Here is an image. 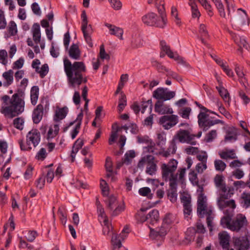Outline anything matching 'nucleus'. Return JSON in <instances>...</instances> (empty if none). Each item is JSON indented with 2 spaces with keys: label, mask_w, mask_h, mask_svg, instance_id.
<instances>
[{
  "label": "nucleus",
  "mask_w": 250,
  "mask_h": 250,
  "mask_svg": "<svg viewBox=\"0 0 250 250\" xmlns=\"http://www.w3.org/2000/svg\"><path fill=\"white\" fill-rule=\"evenodd\" d=\"M63 65L70 87H79L82 83L87 82V78L84 74L86 72V67L83 62H75L72 63L66 58L63 59Z\"/></svg>",
  "instance_id": "obj_1"
},
{
  "label": "nucleus",
  "mask_w": 250,
  "mask_h": 250,
  "mask_svg": "<svg viewBox=\"0 0 250 250\" xmlns=\"http://www.w3.org/2000/svg\"><path fill=\"white\" fill-rule=\"evenodd\" d=\"M0 101V112L6 118L12 119L24 111L25 103L19 93H14L11 97L7 95H3Z\"/></svg>",
  "instance_id": "obj_2"
},
{
  "label": "nucleus",
  "mask_w": 250,
  "mask_h": 250,
  "mask_svg": "<svg viewBox=\"0 0 250 250\" xmlns=\"http://www.w3.org/2000/svg\"><path fill=\"white\" fill-rule=\"evenodd\" d=\"M224 213L225 215L220 221L221 225L224 228H227L233 231L238 232L248 225L246 217L242 214H237L231 220L234 214V209H225L224 210Z\"/></svg>",
  "instance_id": "obj_3"
},
{
  "label": "nucleus",
  "mask_w": 250,
  "mask_h": 250,
  "mask_svg": "<svg viewBox=\"0 0 250 250\" xmlns=\"http://www.w3.org/2000/svg\"><path fill=\"white\" fill-rule=\"evenodd\" d=\"M213 208L207 204V198L206 196L201 195L198 197L197 200V214L201 218L207 217V223L210 231L212 230V220L213 214L212 212Z\"/></svg>",
  "instance_id": "obj_4"
},
{
  "label": "nucleus",
  "mask_w": 250,
  "mask_h": 250,
  "mask_svg": "<svg viewBox=\"0 0 250 250\" xmlns=\"http://www.w3.org/2000/svg\"><path fill=\"white\" fill-rule=\"evenodd\" d=\"M219 197L217 200V205L219 208L223 211L227 209H234L236 205L234 200H226L229 198L233 194V189L231 188L223 187L221 189Z\"/></svg>",
  "instance_id": "obj_5"
},
{
  "label": "nucleus",
  "mask_w": 250,
  "mask_h": 250,
  "mask_svg": "<svg viewBox=\"0 0 250 250\" xmlns=\"http://www.w3.org/2000/svg\"><path fill=\"white\" fill-rule=\"evenodd\" d=\"M177 160L171 159L167 164L164 163L161 166L162 178L165 181L170 183H177L178 174L175 172L177 168Z\"/></svg>",
  "instance_id": "obj_6"
},
{
  "label": "nucleus",
  "mask_w": 250,
  "mask_h": 250,
  "mask_svg": "<svg viewBox=\"0 0 250 250\" xmlns=\"http://www.w3.org/2000/svg\"><path fill=\"white\" fill-rule=\"evenodd\" d=\"M159 14L160 17L153 12L148 13L142 17V21L146 25L164 28L167 22L165 12Z\"/></svg>",
  "instance_id": "obj_7"
},
{
  "label": "nucleus",
  "mask_w": 250,
  "mask_h": 250,
  "mask_svg": "<svg viewBox=\"0 0 250 250\" xmlns=\"http://www.w3.org/2000/svg\"><path fill=\"white\" fill-rule=\"evenodd\" d=\"M41 140L40 132L36 129L30 130L26 135V144L23 143V139L19 140L21 149L22 150L28 151L33 147H36Z\"/></svg>",
  "instance_id": "obj_8"
},
{
  "label": "nucleus",
  "mask_w": 250,
  "mask_h": 250,
  "mask_svg": "<svg viewBox=\"0 0 250 250\" xmlns=\"http://www.w3.org/2000/svg\"><path fill=\"white\" fill-rule=\"evenodd\" d=\"M229 7H230V12H231V11L234 12V9L232 5H229ZM230 14L231 13H230L229 18H227L226 19H230V21L232 22V26L233 28L239 30V28L236 27L237 25L242 26L248 24V16L244 10H242L241 9H238L232 19L231 18Z\"/></svg>",
  "instance_id": "obj_9"
},
{
  "label": "nucleus",
  "mask_w": 250,
  "mask_h": 250,
  "mask_svg": "<svg viewBox=\"0 0 250 250\" xmlns=\"http://www.w3.org/2000/svg\"><path fill=\"white\" fill-rule=\"evenodd\" d=\"M198 123L199 126L204 131H206L211 126L218 124H224V122L220 120H212L208 114L200 112L198 115Z\"/></svg>",
  "instance_id": "obj_10"
},
{
  "label": "nucleus",
  "mask_w": 250,
  "mask_h": 250,
  "mask_svg": "<svg viewBox=\"0 0 250 250\" xmlns=\"http://www.w3.org/2000/svg\"><path fill=\"white\" fill-rule=\"evenodd\" d=\"M82 26L81 29L83 34V37L89 46L92 47L93 43L91 35L93 33V28L91 24H88V20L85 11H83L81 14Z\"/></svg>",
  "instance_id": "obj_11"
},
{
  "label": "nucleus",
  "mask_w": 250,
  "mask_h": 250,
  "mask_svg": "<svg viewBox=\"0 0 250 250\" xmlns=\"http://www.w3.org/2000/svg\"><path fill=\"white\" fill-rule=\"evenodd\" d=\"M175 96V92L168 90L167 88L159 87L153 92V97L163 102L170 100Z\"/></svg>",
  "instance_id": "obj_12"
},
{
  "label": "nucleus",
  "mask_w": 250,
  "mask_h": 250,
  "mask_svg": "<svg viewBox=\"0 0 250 250\" xmlns=\"http://www.w3.org/2000/svg\"><path fill=\"white\" fill-rule=\"evenodd\" d=\"M179 122V117L176 115L169 114L160 118L159 124L165 129H169L174 127Z\"/></svg>",
  "instance_id": "obj_13"
},
{
  "label": "nucleus",
  "mask_w": 250,
  "mask_h": 250,
  "mask_svg": "<svg viewBox=\"0 0 250 250\" xmlns=\"http://www.w3.org/2000/svg\"><path fill=\"white\" fill-rule=\"evenodd\" d=\"M195 135L191 134L188 130L180 129L174 136V139L178 140L182 143H188L195 145L196 141H193Z\"/></svg>",
  "instance_id": "obj_14"
},
{
  "label": "nucleus",
  "mask_w": 250,
  "mask_h": 250,
  "mask_svg": "<svg viewBox=\"0 0 250 250\" xmlns=\"http://www.w3.org/2000/svg\"><path fill=\"white\" fill-rule=\"evenodd\" d=\"M232 243L236 250H249L250 244L247 236L233 237Z\"/></svg>",
  "instance_id": "obj_15"
},
{
  "label": "nucleus",
  "mask_w": 250,
  "mask_h": 250,
  "mask_svg": "<svg viewBox=\"0 0 250 250\" xmlns=\"http://www.w3.org/2000/svg\"><path fill=\"white\" fill-rule=\"evenodd\" d=\"M154 111L159 114H172L173 110L169 105L165 104L162 101L158 100L154 105Z\"/></svg>",
  "instance_id": "obj_16"
},
{
  "label": "nucleus",
  "mask_w": 250,
  "mask_h": 250,
  "mask_svg": "<svg viewBox=\"0 0 250 250\" xmlns=\"http://www.w3.org/2000/svg\"><path fill=\"white\" fill-rule=\"evenodd\" d=\"M108 208L113 210L112 215L116 216L125 209V205L123 203L118 205L116 198L115 196H110L108 199Z\"/></svg>",
  "instance_id": "obj_17"
},
{
  "label": "nucleus",
  "mask_w": 250,
  "mask_h": 250,
  "mask_svg": "<svg viewBox=\"0 0 250 250\" xmlns=\"http://www.w3.org/2000/svg\"><path fill=\"white\" fill-rule=\"evenodd\" d=\"M181 200L183 205L184 215L187 217L192 212L191 197L188 195H184L181 197Z\"/></svg>",
  "instance_id": "obj_18"
},
{
  "label": "nucleus",
  "mask_w": 250,
  "mask_h": 250,
  "mask_svg": "<svg viewBox=\"0 0 250 250\" xmlns=\"http://www.w3.org/2000/svg\"><path fill=\"white\" fill-rule=\"evenodd\" d=\"M160 45L161 47V50L165 52L166 54L171 59H173L176 61H178V62H181L183 61L182 58L179 56L176 53H173L170 48L169 46L167 44L166 42L165 41H161L160 42Z\"/></svg>",
  "instance_id": "obj_19"
},
{
  "label": "nucleus",
  "mask_w": 250,
  "mask_h": 250,
  "mask_svg": "<svg viewBox=\"0 0 250 250\" xmlns=\"http://www.w3.org/2000/svg\"><path fill=\"white\" fill-rule=\"evenodd\" d=\"M68 112V108L65 106L63 107L56 106L55 111V114L53 117V120L56 122H58L61 120L64 119Z\"/></svg>",
  "instance_id": "obj_20"
},
{
  "label": "nucleus",
  "mask_w": 250,
  "mask_h": 250,
  "mask_svg": "<svg viewBox=\"0 0 250 250\" xmlns=\"http://www.w3.org/2000/svg\"><path fill=\"white\" fill-rule=\"evenodd\" d=\"M220 158L223 160L236 159H237V156L236 151L233 149H229L225 148L222 151L218 152Z\"/></svg>",
  "instance_id": "obj_21"
},
{
  "label": "nucleus",
  "mask_w": 250,
  "mask_h": 250,
  "mask_svg": "<svg viewBox=\"0 0 250 250\" xmlns=\"http://www.w3.org/2000/svg\"><path fill=\"white\" fill-rule=\"evenodd\" d=\"M83 118V111L81 112L78 115L76 119L73 122H71L69 125H72L74 123H76L75 128L73 129L71 132V138L72 139L75 138L77 134H78L81 125L82 121Z\"/></svg>",
  "instance_id": "obj_22"
},
{
  "label": "nucleus",
  "mask_w": 250,
  "mask_h": 250,
  "mask_svg": "<svg viewBox=\"0 0 250 250\" xmlns=\"http://www.w3.org/2000/svg\"><path fill=\"white\" fill-rule=\"evenodd\" d=\"M219 243L223 250H228L229 246L230 236L226 231L220 232L218 234Z\"/></svg>",
  "instance_id": "obj_23"
},
{
  "label": "nucleus",
  "mask_w": 250,
  "mask_h": 250,
  "mask_svg": "<svg viewBox=\"0 0 250 250\" xmlns=\"http://www.w3.org/2000/svg\"><path fill=\"white\" fill-rule=\"evenodd\" d=\"M43 113V106L40 104H38L34 110L32 119L35 124H38L42 119Z\"/></svg>",
  "instance_id": "obj_24"
},
{
  "label": "nucleus",
  "mask_w": 250,
  "mask_h": 250,
  "mask_svg": "<svg viewBox=\"0 0 250 250\" xmlns=\"http://www.w3.org/2000/svg\"><path fill=\"white\" fill-rule=\"evenodd\" d=\"M212 1L215 4L216 8H217L218 12L220 14V16L225 19H227V18H229V15H230V7H229V4H228V5H227L228 14L226 15L225 12L224 6H223L221 0H212Z\"/></svg>",
  "instance_id": "obj_25"
},
{
  "label": "nucleus",
  "mask_w": 250,
  "mask_h": 250,
  "mask_svg": "<svg viewBox=\"0 0 250 250\" xmlns=\"http://www.w3.org/2000/svg\"><path fill=\"white\" fill-rule=\"evenodd\" d=\"M7 144L5 141H0V150L1 151V157L3 159H6L4 165L9 163L11 159V154L7 153Z\"/></svg>",
  "instance_id": "obj_26"
},
{
  "label": "nucleus",
  "mask_w": 250,
  "mask_h": 250,
  "mask_svg": "<svg viewBox=\"0 0 250 250\" xmlns=\"http://www.w3.org/2000/svg\"><path fill=\"white\" fill-rule=\"evenodd\" d=\"M177 183H169L170 189L167 191V195L168 198L172 203H175L177 201Z\"/></svg>",
  "instance_id": "obj_27"
},
{
  "label": "nucleus",
  "mask_w": 250,
  "mask_h": 250,
  "mask_svg": "<svg viewBox=\"0 0 250 250\" xmlns=\"http://www.w3.org/2000/svg\"><path fill=\"white\" fill-rule=\"evenodd\" d=\"M105 26L109 29V32L111 35H115L121 40L123 39L124 31L122 28L108 23H105Z\"/></svg>",
  "instance_id": "obj_28"
},
{
  "label": "nucleus",
  "mask_w": 250,
  "mask_h": 250,
  "mask_svg": "<svg viewBox=\"0 0 250 250\" xmlns=\"http://www.w3.org/2000/svg\"><path fill=\"white\" fill-rule=\"evenodd\" d=\"M155 144L152 142H150L149 145L146 147V151L149 153H152L154 154H159L162 156L167 158L170 155V153L167 150H163L159 151L158 153L155 151Z\"/></svg>",
  "instance_id": "obj_29"
},
{
  "label": "nucleus",
  "mask_w": 250,
  "mask_h": 250,
  "mask_svg": "<svg viewBox=\"0 0 250 250\" xmlns=\"http://www.w3.org/2000/svg\"><path fill=\"white\" fill-rule=\"evenodd\" d=\"M13 74L14 72L11 69L7 71L4 72L2 74V76L4 79V82L3 83V86L4 87H8L13 83Z\"/></svg>",
  "instance_id": "obj_30"
},
{
  "label": "nucleus",
  "mask_w": 250,
  "mask_h": 250,
  "mask_svg": "<svg viewBox=\"0 0 250 250\" xmlns=\"http://www.w3.org/2000/svg\"><path fill=\"white\" fill-rule=\"evenodd\" d=\"M33 39L34 42L38 44L40 43L41 34L40 32V26L39 24L35 23L33 25L32 28Z\"/></svg>",
  "instance_id": "obj_31"
},
{
  "label": "nucleus",
  "mask_w": 250,
  "mask_h": 250,
  "mask_svg": "<svg viewBox=\"0 0 250 250\" xmlns=\"http://www.w3.org/2000/svg\"><path fill=\"white\" fill-rule=\"evenodd\" d=\"M69 57L74 60H79L81 57V51L79 46L76 44H73L69 50Z\"/></svg>",
  "instance_id": "obj_32"
},
{
  "label": "nucleus",
  "mask_w": 250,
  "mask_h": 250,
  "mask_svg": "<svg viewBox=\"0 0 250 250\" xmlns=\"http://www.w3.org/2000/svg\"><path fill=\"white\" fill-rule=\"evenodd\" d=\"M237 139L236 130L234 128H229L226 132L224 141L225 142H233Z\"/></svg>",
  "instance_id": "obj_33"
},
{
  "label": "nucleus",
  "mask_w": 250,
  "mask_h": 250,
  "mask_svg": "<svg viewBox=\"0 0 250 250\" xmlns=\"http://www.w3.org/2000/svg\"><path fill=\"white\" fill-rule=\"evenodd\" d=\"M229 33L231 35L232 38L233 39L235 43L238 46L240 44V42L241 41H242V43H243V47L245 48L246 49H248L249 45L247 42H246L245 39L243 37H241L236 35L235 33H233L232 31H229Z\"/></svg>",
  "instance_id": "obj_34"
},
{
  "label": "nucleus",
  "mask_w": 250,
  "mask_h": 250,
  "mask_svg": "<svg viewBox=\"0 0 250 250\" xmlns=\"http://www.w3.org/2000/svg\"><path fill=\"white\" fill-rule=\"evenodd\" d=\"M147 223L151 225L156 223L159 219V213L157 209H153L147 214Z\"/></svg>",
  "instance_id": "obj_35"
},
{
  "label": "nucleus",
  "mask_w": 250,
  "mask_h": 250,
  "mask_svg": "<svg viewBox=\"0 0 250 250\" xmlns=\"http://www.w3.org/2000/svg\"><path fill=\"white\" fill-rule=\"evenodd\" d=\"M147 3L149 4H154L159 13L165 12L164 0H147Z\"/></svg>",
  "instance_id": "obj_36"
},
{
  "label": "nucleus",
  "mask_w": 250,
  "mask_h": 250,
  "mask_svg": "<svg viewBox=\"0 0 250 250\" xmlns=\"http://www.w3.org/2000/svg\"><path fill=\"white\" fill-rule=\"evenodd\" d=\"M122 240H123L120 235H118L116 233H112L111 243L113 246V250H115L116 249H119L122 247Z\"/></svg>",
  "instance_id": "obj_37"
},
{
  "label": "nucleus",
  "mask_w": 250,
  "mask_h": 250,
  "mask_svg": "<svg viewBox=\"0 0 250 250\" xmlns=\"http://www.w3.org/2000/svg\"><path fill=\"white\" fill-rule=\"evenodd\" d=\"M220 96L223 98V100L228 103L230 102V97L228 90L225 88L221 84L218 86H216Z\"/></svg>",
  "instance_id": "obj_38"
},
{
  "label": "nucleus",
  "mask_w": 250,
  "mask_h": 250,
  "mask_svg": "<svg viewBox=\"0 0 250 250\" xmlns=\"http://www.w3.org/2000/svg\"><path fill=\"white\" fill-rule=\"evenodd\" d=\"M39 95V88L38 86H33L30 91L31 102L33 105H35L38 99Z\"/></svg>",
  "instance_id": "obj_39"
},
{
  "label": "nucleus",
  "mask_w": 250,
  "mask_h": 250,
  "mask_svg": "<svg viewBox=\"0 0 250 250\" xmlns=\"http://www.w3.org/2000/svg\"><path fill=\"white\" fill-rule=\"evenodd\" d=\"M188 4L191 7V16L193 18L199 19L201 16L200 11L198 10L197 5L192 0H189Z\"/></svg>",
  "instance_id": "obj_40"
},
{
  "label": "nucleus",
  "mask_w": 250,
  "mask_h": 250,
  "mask_svg": "<svg viewBox=\"0 0 250 250\" xmlns=\"http://www.w3.org/2000/svg\"><path fill=\"white\" fill-rule=\"evenodd\" d=\"M214 182L215 186L221 189L223 187H226L225 183H224V177L221 174H216L214 178Z\"/></svg>",
  "instance_id": "obj_41"
},
{
  "label": "nucleus",
  "mask_w": 250,
  "mask_h": 250,
  "mask_svg": "<svg viewBox=\"0 0 250 250\" xmlns=\"http://www.w3.org/2000/svg\"><path fill=\"white\" fill-rule=\"evenodd\" d=\"M241 204L243 207L248 208L250 206V193L244 192L241 196Z\"/></svg>",
  "instance_id": "obj_42"
},
{
  "label": "nucleus",
  "mask_w": 250,
  "mask_h": 250,
  "mask_svg": "<svg viewBox=\"0 0 250 250\" xmlns=\"http://www.w3.org/2000/svg\"><path fill=\"white\" fill-rule=\"evenodd\" d=\"M214 165L215 170L220 172L224 171L227 167L226 163L223 160L218 159L214 160Z\"/></svg>",
  "instance_id": "obj_43"
},
{
  "label": "nucleus",
  "mask_w": 250,
  "mask_h": 250,
  "mask_svg": "<svg viewBox=\"0 0 250 250\" xmlns=\"http://www.w3.org/2000/svg\"><path fill=\"white\" fill-rule=\"evenodd\" d=\"M156 170L157 165L154 161L148 162L146 168V173L150 175H153L155 174Z\"/></svg>",
  "instance_id": "obj_44"
},
{
  "label": "nucleus",
  "mask_w": 250,
  "mask_h": 250,
  "mask_svg": "<svg viewBox=\"0 0 250 250\" xmlns=\"http://www.w3.org/2000/svg\"><path fill=\"white\" fill-rule=\"evenodd\" d=\"M235 71L239 78L240 82L243 83L244 86L246 87V85L245 83H246L247 80L245 77V74L242 69V68L238 65L236 64L235 65Z\"/></svg>",
  "instance_id": "obj_45"
},
{
  "label": "nucleus",
  "mask_w": 250,
  "mask_h": 250,
  "mask_svg": "<svg viewBox=\"0 0 250 250\" xmlns=\"http://www.w3.org/2000/svg\"><path fill=\"white\" fill-rule=\"evenodd\" d=\"M144 41L140 35H135L131 41V45L133 48H138L143 46Z\"/></svg>",
  "instance_id": "obj_46"
},
{
  "label": "nucleus",
  "mask_w": 250,
  "mask_h": 250,
  "mask_svg": "<svg viewBox=\"0 0 250 250\" xmlns=\"http://www.w3.org/2000/svg\"><path fill=\"white\" fill-rule=\"evenodd\" d=\"M58 213L62 223L65 225L67 222L66 209L64 206H61L59 208Z\"/></svg>",
  "instance_id": "obj_47"
},
{
  "label": "nucleus",
  "mask_w": 250,
  "mask_h": 250,
  "mask_svg": "<svg viewBox=\"0 0 250 250\" xmlns=\"http://www.w3.org/2000/svg\"><path fill=\"white\" fill-rule=\"evenodd\" d=\"M126 105V96L123 93H121V98L119 100V104L118 106V110L119 113L123 111L125 106Z\"/></svg>",
  "instance_id": "obj_48"
},
{
  "label": "nucleus",
  "mask_w": 250,
  "mask_h": 250,
  "mask_svg": "<svg viewBox=\"0 0 250 250\" xmlns=\"http://www.w3.org/2000/svg\"><path fill=\"white\" fill-rule=\"evenodd\" d=\"M59 130V126L58 125L55 124L51 126L49 128L47 133L48 138H53L55 137L58 134Z\"/></svg>",
  "instance_id": "obj_49"
},
{
  "label": "nucleus",
  "mask_w": 250,
  "mask_h": 250,
  "mask_svg": "<svg viewBox=\"0 0 250 250\" xmlns=\"http://www.w3.org/2000/svg\"><path fill=\"white\" fill-rule=\"evenodd\" d=\"M204 8L207 11L208 16L211 17L213 13L211 5L207 1V0H198Z\"/></svg>",
  "instance_id": "obj_50"
},
{
  "label": "nucleus",
  "mask_w": 250,
  "mask_h": 250,
  "mask_svg": "<svg viewBox=\"0 0 250 250\" xmlns=\"http://www.w3.org/2000/svg\"><path fill=\"white\" fill-rule=\"evenodd\" d=\"M191 109L189 107H186L180 109L178 114L184 119H188Z\"/></svg>",
  "instance_id": "obj_51"
},
{
  "label": "nucleus",
  "mask_w": 250,
  "mask_h": 250,
  "mask_svg": "<svg viewBox=\"0 0 250 250\" xmlns=\"http://www.w3.org/2000/svg\"><path fill=\"white\" fill-rule=\"evenodd\" d=\"M171 15L175 23L180 26L181 23V20L178 17L177 9L175 7L172 6L171 9Z\"/></svg>",
  "instance_id": "obj_52"
},
{
  "label": "nucleus",
  "mask_w": 250,
  "mask_h": 250,
  "mask_svg": "<svg viewBox=\"0 0 250 250\" xmlns=\"http://www.w3.org/2000/svg\"><path fill=\"white\" fill-rule=\"evenodd\" d=\"M199 32L201 34L202 42L205 43V40L203 38H206L208 36L206 26L204 24H201L199 26Z\"/></svg>",
  "instance_id": "obj_53"
},
{
  "label": "nucleus",
  "mask_w": 250,
  "mask_h": 250,
  "mask_svg": "<svg viewBox=\"0 0 250 250\" xmlns=\"http://www.w3.org/2000/svg\"><path fill=\"white\" fill-rule=\"evenodd\" d=\"M154 157L152 155H147L143 157L138 164V167H143L145 164H147L148 162L154 161Z\"/></svg>",
  "instance_id": "obj_54"
},
{
  "label": "nucleus",
  "mask_w": 250,
  "mask_h": 250,
  "mask_svg": "<svg viewBox=\"0 0 250 250\" xmlns=\"http://www.w3.org/2000/svg\"><path fill=\"white\" fill-rule=\"evenodd\" d=\"M97 211L99 214V219L101 221L102 220L106 221L108 220V218L104 212V208L102 207L100 203L97 202Z\"/></svg>",
  "instance_id": "obj_55"
},
{
  "label": "nucleus",
  "mask_w": 250,
  "mask_h": 250,
  "mask_svg": "<svg viewBox=\"0 0 250 250\" xmlns=\"http://www.w3.org/2000/svg\"><path fill=\"white\" fill-rule=\"evenodd\" d=\"M196 228L197 229L196 230H195V229L192 228L188 229L187 231V234L189 232L192 231L193 232V233H194L195 232L204 233L206 231L204 225H202L201 223H198L197 224Z\"/></svg>",
  "instance_id": "obj_56"
},
{
  "label": "nucleus",
  "mask_w": 250,
  "mask_h": 250,
  "mask_svg": "<svg viewBox=\"0 0 250 250\" xmlns=\"http://www.w3.org/2000/svg\"><path fill=\"white\" fill-rule=\"evenodd\" d=\"M8 31L11 36H15L17 33V27L16 23L12 21L9 23Z\"/></svg>",
  "instance_id": "obj_57"
},
{
  "label": "nucleus",
  "mask_w": 250,
  "mask_h": 250,
  "mask_svg": "<svg viewBox=\"0 0 250 250\" xmlns=\"http://www.w3.org/2000/svg\"><path fill=\"white\" fill-rule=\"evenodd\" d=\"M217 137V131L215 129L211 130L206 134L205 140L207 143H210Z\"/></svg>",
  "instance_id": "obj_58"
},
{
  "label": "nucleus",
  "mask_w": 250,
  "mask_h": 250,
  "mask_svg": "<svg viewBox=\"0 0 250 250\" xmlns=\"http://www.w3.org/2000/svg\"><path fill=\"white\" fill-rule=\"evenodd\" d=\"M104 227L103 229V233L104 235H108L110 234V232L112 230V227L108 222V220H103Z\"/></svg>",
  "instance_id": "obj_59"
},
{
  "label": "nucleus",
  "mask_w": 250,
  "mask_h": 250,
  "mask_svg": "<svg viewBox=\"0 0 250 250\" xmlns=\"http://www.w3.org/2000/svg\"><path fill=\"white\" fill-rule=\"evenodd\" d=\"M7 52L5 50H0V63L4 65H6L8 63Z\"/></svg>",
  "instance_id": "obj_60"
},
{
  "label": "nucleus",
  "mask_w": 250,
  "mask_h": 250,
  "mask_svg": "<svg viewBox=\"0 0 250 250\" xmlns=\"http://www.w3.org/2000/svg\"><path fill=\"white\" fill-rule=\"evenodd\" d=\"M146 210L145 209H141L140 212L137 213L135 216L137 220L140 222H147V215L145 216L143 212Z\"/></svg>",
  "instance_id": "obj_61"
},
{
  "label": "nucleus",
  "mask_w": 250,
  "mask_h": 250,
  "mask_svg": "<svg viewBox=\"0 0 250 250\" xmlns=\"http://www.w3.org/2000/svg\"><path fill=\"white\" fill-rule=\"evenodd\" d=\"M189 179L193 185H198L199 180L197 174L194 170L189 173Z\"/></svg>",
  "instance_id": "obj_62"
},
{
  "label": "nucleus",
  "mask_w": 250,
  "mask_h": 250,
  "mask_svg": "<svg viewBox=\"0 0 250 250\" xmlns=\"http://www.w3.org/2000/svg\"><path fill=\"white\" fill-rule=\"evenodd\" d=\"M196 158L200 162L207 163L208 155L206 151H201L197 153Z\"/></svg>",
  "instance_id": "obj_63"
},
{
  "label": "nucleus",
  "mask_w": 250,
  "mask_h": 250,
  "mask_svg": "<svg viewBox=\"0 0 250 250\" xmlns=\"http://www.w3.org/2000/svg\"><path fill=\"white\" fill-rule=\"evenodd\" d=\"M23 120L21 118H17L13 121L14 126L19 130H22L23 129Z\"/></svg>",
  "instance_id": "obj_64"
}]
</instances>
